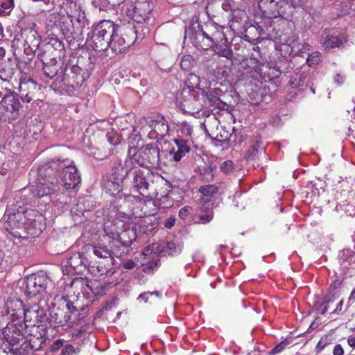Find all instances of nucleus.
I'll return each mask as SVG.
<instances>
[{
	"instance_id": "1",
	"label": "nucleus",
	"mask_w": 355,
	"mask_h": 355,
	"mask_svg": "<svg viewBox=\"0 0 355 355\" xmlns=\"http://www.w3.org/2000/svg\"><path fill=\"white\" fill-rule=\"evenodd\" d=\"M31 192L32 196L39 198L46 197L51 201L52 195L60 192V186L58 179L50 177L47 180L40 178L35 185L17 191V204L8 207L2 218L4 229L15 238L25 239L26 234L37 236L42 232L41 227L38 230L31 229L36 226V212L25 207L29 200L26 197Z\"/></svg>"
},
{
	"instance_id": "2",
	"label": "nucleus",
	"mask_w": 355,
	"mask_h": 355,
	"mask_svg": "<svg viewBox=\"0 0 355 355\" xmlns=\"http://www.w3.org/2000/svg\"><path fill=\"white\" fill-rule=\"evenodd\" d=\"M22 320L7 322L5 327L3 326L2 334L8 344L11 347L9 352L0 349V355H32L34 346L24 335V329Z\"/></svg>"
},
{
	"instance_id": "3",
	"label": "nucleus",
	"mask_w": 355,
	"mask_h": 355,
	"mask_svg": "<svg viewBox=\"0 0 355 355\" xmlns=\"http://www.w3.org/2000/svg\"><path fill=\"white\" fill-rule=\"evenodd\" d=\"M176 103L182 110L198 113L207 105L205 92L200 89L182 88L176 96Z\"/></svg>"
},
{
	"instance_id": "4",
	"label": "nucleus",
	"mask_w": 355,
	"mask_h": 355,
	"mask_svg": "<svg viewBox=\"0 0 355 355\" xmlns=\"http://www.w3.org/2000/svg\"><path fill=\"white\" fill-rule=\"evenodd\" d=\"M48 282L49 277L42 272L21 278L15 283V294H24L31 298L35 297L46 291Z\"/></svg>"
},
{
	"instance_id": "5",
	"label": "nucleus",
	"mask_w": 355,
	"mask_h": 355,
	"mask_svg": "<svg viewBox=\"0 0 355 355\" xmlns=\"http://www.w3.org/2000/svg\"><path fill=\"white\" fill-rule=\"evenodd\" d=\"M182 248V247L180 244H177L173 241L167 242L163 246L157 243L147 246L142 252L144 261L148 265L144 270L146 272L148 270H153L154 268L158 266V254L164 253V254L175 255L180 253Z\"/></svg>"
},
{
	"instance_id": "6",
	"label": "nucleus",
	"mask_w": 355,
	"mask_h": 355,
	"mask_svg": "<svg viewBox=\"0 0 355 355\" xmlns=\"http://www.w3.org/2000/svg\"><path fill=\"white\" fill-rule=\"evenodd\" d=\"M141 124L144 125L141 128L140 134L147 135L151 140L158 141L169 135L168 121L162 115L144 118L141 120Z\"/></svg>"
},
{
	"instance_id": "7",
	"label": "nucleus",
	"mask_w": 355,
	"mask_h": 355,
	"mask_svg": "<svg viewBox=\"0 0 355 355\" xmlns=\"http://www.w3.org/2000/svg\"><path fill=\"white\" fill-rule=\"evenodd\" d=\"M117 25L109 20L101 21L94 29L91 36L92 46L97 51L107 50L116 33Z\"/></svg>"
},
{
	"instance_id": "8",
	"label": "nucleus",
	"mask_w": 355,
	"mask_h": 355,
	"mask_svg": "<svg viewBox=\"0 0 355 355\" xmlns=\"http://www.w3.org/2000/svg\"><path fill=\"white\" fill-rule=\"evenodd\" d=\"M131 164L137 163L139 166L155 167L159 164V148L153 144H147L139 149L130 148L128 150Z\"/></svg>"
},
{
	"instance_id": "9",
	"label": "nucleus",
	"mask_w": 355,
	"mask_h": 355,
	"mask_svg": "<svg viewBox=\"0 0 355 355\" xmlns=\"http://www.w3.org/2000/svg\"><path fill=\"white\" fill-rule=\"evenodd\" d=\"M135 27L129 24L128 26H117L109 48L116 54L125 51L133 44L137 38Z\"/></svg>"
},
{
	"instance_id": "10",
	"label": "nucleus",
	"mask_w": 355,
	"mask_h": 355,
	"mask_svg": "<svg viewBox=\"0 0 355 355\" xmlns=\"http://www.w3.org/2000/svg\"><path fill=\"white\" fill-rule=\"evenodd\" d=\"M57 170H61L60 180H58L59 185L64 189L68 190L75 188L80 182V176L78 173L73 162L70 159H58Z\"/></svg>"
},
{
	"instance_id": "11",
	"label": "nucleus",
	"mask_w": 355,
	"mask_h": 355,
	"mask_svg": "<svg viewBox=\"0 0 355 355\" xmlns=\"http://www.w3.org/2000/svg\"><path fill=\"white\" fill-rule=\"evenodd\" d=\"M130 175L132 176V189L140 195L148 197L152 189L151 178L153 175L148 170L132 168Z\"/></svg>"
},
{
	"instance_id": "12",
	"label": "nucleus",
	"mask_w": 355,
	"mask_h": 355,
	"mask_svg": "<svg viewBox=\"0 0 355 355\" xmlns=\"http://www.w3.org/2000/svg\"><path fill=\"white\" fill-rule=\"evenodd\" d=\"M61 300H64L62 304V308L59 307L51 313V322L55 327L64 326L76 311V307L67 302L63 295L61 296Z\"/></svg>"
},
{
	"instance_id": "13",
	"label": "nucleus",
	"mask_w": 355,
	"mask_h": 355,
	"mask_svg": "<svg viewBox=\"0 0 355 355\" xmlns=\"http://www.w3.org/2000/svg\"><path fill=\"white\" fill-rule=\"evenodd\" d=\"M67 5H69V10L67 11V13L70 17V19L73 18V22L75 23L76 33H78L79 36L82 34L83 28L88 25L85 12L76 1H68Z\"/></svg>"
},
{
	"instance_id": "14",
	"label": "nucleus",
	"mask_w": 355,
	"mask_h": 355,
	"mask_svg": "<svg viewBox=\"0 0 355 355\" xmlns=\"http://www.w3.org/2000/svg\"><path fill=\"white\" fill-rule=\"evenodd\" d=\"M94 254L99 259L96 261V270L98 275H106L111 272L113 265V258L109 250L104 247H94Z\"/></svg>"
},
{
	"instance_id": "15",
	"label": "nucleus",
	"mask_w": 355,
	"mask_h": 355,
	"mask_svg": "<svg viewBox=\"0 0 355 355\" xmlns=\"http://www.w3.org/2000/svg\"><path fill=\"white\" fill-rule=\"evenodd\" d=\"M111 227L112 225H107L104 228L106 235L113 240L119 241L123 245L129 246L135 240V233L133 230L119 227L115 232H112Z\"/></svg>"
},
{
	"instance_id": "16",
	"label": "nucleus",
	"mask_w": 355,
	"mask_h": 355,
	"mask_svg": "<svg viewBox=\"0 0 355 355\" xmlns=\"http://www.w3.org/2000/svg\"><path fill=\"white\" fill-rule=\"evenodd\" d=\"M319 44L324 49L340 47L344 43L343 38L340 37L334 28H326L318 39Z\"/></svg>"
},
{
	"instance_id": "17",
	"label": "nucleus",
	"mask_w": 355,
	"mask_h": 355,
	"mask_svg": "<svg viewBox=\"0 0 355 355\" xmlns=\"http://www.w3.org/2000/svg\"><path fill=\"white\" fill-rule=\"evenodd\" d=\"M44 318V311L37 305H34L28 309H24L22 322L25 327L39 326Z\"/></svg>"
},
{
	"instance_id": "18",
	"label": "nucleus",
	"mask_w": 355,
	"mask_h": 355,
	"mask_svg": "<svg viewBox=\"0 0 355 355\" xmlns=\"http://www.w3.org/2000/svg\"><path fill=\"white\" fill-rule=\"evenodd\" d=\"M81 72L80 68L76 65L69 69H65L62 80V85L71 86L73 88L81 86L85 81V78Z\"/></svg>"
},
{
	"instance_id": "19",
	"label": "nucleus",
	"mask_w": 355,
	"mask_h": 355,
	"mask_svg": "<svg viewBox=\"0 0 355 355\" xmlns=\"http://www.w3.org/2000/svg\"><path fill=\"white\" fill-rule=\"evenodd\" d=\"M55 24L59 27L60 32L67 41L71 42L78 36L75 28V23L73 22V18L70 19L68 14L66 16H60Z\"/></svg>"
},
{
	"instance_id": "20",
	"label": "nucleus",
	"mask_w": 355,
	"mask_h": 355,
	"mask_svg": "<svg viewBox=\"0 0 355 355\" xmlns=\"http://www.w3.org/2000/svg\"><path fill=\"white\" fill-rule=\"evenodd\" d=\"M131 165V160L127 158L124 162V166H115L112 169L110 180L117 185L119 191L122 189L121 184L124 178L130 175L132 168Z\"/></svg>"
},
{
	"instance_id": "21",
	"label": "nucleus",
	"mask_w": 355,
	"mask_h": 355,
	"mask_svg": "<svg viewBox=\"0 0 355 355\" xmlns=\"http://www.w3.org/2000/svg\"><path fill=\"white\" fill-rule=\"evenodd\" d=\"M87 261L79 252L73 254L64 264L67 273H80L86 268Z\"/></svg>"
},
{
	"instance_id": "22",
	"label": "nucleus",
	"mask_w": 355,
	"mask_h": 355,
	"mask_svg": "<svg viewBox=\"0 0 355 355\" xmlns=\"http://www.w3.org/2000/svg\"><path fill=\"white\" fill-rule=\"evenodd\" d=\"M152 8L147 1L138 2L132 10H128V15L135 21L142 23L146 21Z\"/></svg>"
},
{
	"instance_id": "23",
	"label": "nucleus",
	"mask_w": 355,
	"mask_h": 355,
	"mask_svg": "<svg viewBox=\"0 0 355 355\" xmlns=\"http://www.w3.org/2000/svg\"><path fill=\"white\" fill-rule=\"evenodd\" d=\"M174 142L177 146L178 150H173L171 154L173 155V159L175 162H179L190 151V146L193 144L192 139H183V138H175Z\"/></svg>"
},
{
	"instance_id": "24",
	"label": "nucleus",
	"mask_w": 355,
	"mask_h": 355,
	"mask_svg": "<svg viewBox=\"0 0 355 355\" xmlns=\"http://www.w3.org/2000/svg\"><path fill=\"white\" fill-rule=\"evenodd\" d=\"M15 74V68L10 62H0V80L8 82Z\"/></svg>"
},
{
	"instance_id": "25",
	"label": "nucleus",
	"mask_w": 355,
	"mask_h": 355,
	"mask_svg": "<svg viewBox=\"0 0 355 355\" xmlns=\"http://www.w3.org/2000/svg\"><path fill=\"white\" fill-rule=\"evenodd\" d=\"M339 260L341 265L347 267L355 263V252L350 249H345L339 254Z\"/></svg>"
},
{
	"instance_id": "26",
	"label": "nucleus",
	"mask_w": 355,
	"mask_h": 355,
	"mask_svg": "<svg viewBox=\"0 0 355 355\" xmlns=\"http://www.w3.org/2000/svg\"><path fill=\"white\" fill-rule=\"evenodd\" d=\"M177 132V138H183V139L188 140L192 139L193 128L188 122L184 121L180 123Z\"/></svg>"
},
{
	"instance_id": "27",
	"label": "nucleus",
	"mask_w": 355,
	"mask_h": 355,
	"mask_svg": "<svg viewBox=\"0 0 355 355\" xmlns=\"http://www.w3.org/2000/svg\"><path fill=\"white\" fill-rule=\"evenodd\" d=\"M216 52L218 55L225 57L228 60L233 58V51L230 45L225 42L216 46Z\"/></svg>"
},
{
	"instance_id": "28",
	"label": "nucleus",
	"mask_w": 355,
	"mask_h": 355,
	"mask_svg": "<svg viewBox=\"0 0 355 355\" xmlns=\"http://www.w3.org/2000/svg\"><path fill=\"white\" fill-rule=\"evenodd\" d=\"M200 78L198 76L194 73H190L188 75L187 81H186V87L184 88H190V89H200Z\"/></svg>"
},
{
	"instance_id": "29",
	"label": "nucleus",
	"mask_w": 355,
	"mask_h": 355,
	"mask_svg": "<svg viewBox=\"0 0 355 355\" xmlns=\"http://www.w3.org/2000/svg\"><path fill=\"white\" fill-rule=\"evenodd\" d=\"M14 0H3L0 3V13L9 15L14 8Z\"/></svg>"
},
{
	"instance_id": "30",
	"label": "nucleus",
	"mask_w": 355,
	"mask_h": 355,
	"mask_svg": "<svg viewBox=\"0 0 355 355\" xmlns=\"http://www.w3.org/2000/svg\"><path fill=\"white\" fill-rule=\"evenodd\" d=\"M80 352V348L78 346L67 344L62 348L61 355H79Z\"/></svg>"
},
{
	"instance_id": "31",
	"label": "nucleus",
	"mask_w": 355,
	"mask_h": 355,
	"mask_svg": "<svg viewBox=\"0 0 355 355\" xmlns=\"http://www.w3.org/2000/svg\"><path fill=\"white\" fill-rule=\"evenodd\" d=\"M3 103L10 105L11 110H17L20 105L19 100L12 95L3 97Z\"/></svg>"
},
{
	"instance_id": "32",
	"label": "nucleus",
	"mask_w": 355,
	"mask_h": 355,
	"mask_svg": "<svg viewBox=\"0 0 355 355\" xmlns=\"http://www.w3.org/2000/svg\"><path fill=\"white\" fill-rule=\"evenodd\" d=\"M321 59V54L319 51H314L309 55L306 59V63L309 67H315Z\"/></svg>"
},
{
	"instance_id": "33",
	"label": "nucleus",
	"mask_w": 355,
	"mask_h": 355,
	"mask_svg": "<svg viewBox=\"0 0 355 355\" xmlns=\"http://www.w3.org/2000/svg\"><path fill=\"white\" fill-rule=\"evenodd\" d=\"M44 73L46 77L52 79L58 73V69L56 66H50L45 64L43 67Z\"/></svg>"
},
{
	"instance_id": "34",
	"label": "nucleus",
	"mask_w": 355,
	"mask_h": 355,
	"mask_svg": "<svg viewBox=\"0 0 355 355\" xmlns=\"http://www.w3.org/2000/svg\"><path fill=\"white\" fill-rule=\"evenodd\" d=\"M209 35L207 33L202 31H200L198 33H196L194 35L191 36V40L192 42L197 46L198 43H202L204 42L203 39L208 37Z\"/></svg>"
},
{
	"instance_id": "35",
	"label": "nucleus",
	"mask_w": 355,
	"mask_h": 355,
	"mask_svg": "<svg viewBox=\"0 0 355 355\" xmlns=\"http://www.w3.org/2000/svg\"><path fill=\"white\" fill-rule=\"evenodd\" d=\"M193 61L191 55H184L180 62L181 68L184 71L189 70L193 65Z\"/></svg>"
},
{
	"instance_id": "36",
	"label": "nucleus",
	"mask_w": 355,
	"mask_h": 355,
	"mask_svg": "<svg viewBox=\"0 0 355 355\" xmlns=\"http://www.w3.org/2000/svg\"><path fill=\"white\" fill-rule=\"evenodd\" d=\"M151 296H156L157 297H161V294L158 291H153V292H145L141 294H140L138 297V301H143L144 303L148 302L149 298Z\"/></svg>"
},
{
	"instance_id": "37",
	"label": "nucleus",
	"mask_w": 355,
	"mask_h": 355,
	"mask_svg": "<svg viewBox=\"0 0 355 355\" xmlns=\"http://www.w3.org/2000/svg\"><path fill=\"white\" fill-rule=\"evenodd\" d=\"M200 191L205 196H211L217 191V187L214 185H206L204 187H201Z\"/></svg>"
},
{
	"instance_id": "38",
	"label": "nucleus",
	"mask_w": 355,
	"mask_h": 355,
	"mask_svg": "<svg viewBox=\"0 0 355 355\" xmlns=\"http://www.w3.org/2000/svg\"><path fill=\"white\" fill-rule=\"evenodd\" d=\"M204 42L202 43H198L197 47L199 49H202L204 50L209 49L214 44V41L211 37H208L205 39H203Z\"/></svg>"
},
{
	"instance_id": "39",
	"label": "nucleus",
	"mask_w": 355,
	"mask_h": 355,
	"mask_svg": "<svg viewBox=\"0 0 355 355\" xmlns=\"http://www.w3.org/2000/svg\"><path fill=\"white\" fill-rule=\"evenodd\" d=\"M233 166H234L233 162L230 160H227V161L224 162L221 164L220 169L225 173H229L232 172V171L233 169Z\"/></svg>"
},
{
	"instance_id": "40",
	"label": "nucleus",
	"mask_w": 355,
	"mask_h": 355,
	"mask_svg": "<svg viewBox=\"0 0 355 355\" xmlns=\"http://www.w3.org/2000/svg\"><path fill=\"white\" fill-rule=\"evenodd\" d=\"M288 343L287 341H283L275 346V348L272 349L270 352L271 354H275L282 352L285 347L288 345Z\"/></svg>"
},
{
	"instance_id": "41",
	"label": "nucleus",
	"mask_w": 355,
	"mask_h": 355,
	"mask_svg": "<svg viewBox=\"0 0 355 355\" xmlns=\"http://www.w3.org/2000/svg\"><path fill=\"white\" fill-rule=\"evenodd\" d=\"M192 208L189 206H185L179 211V216L182 219H185L190 214Z\"/></svg>"
},
{
	"instance_id": "42",
	"label": "nucleus",
	"mask_w": 355,
	"mask_h": 355,
	"mask_svg": "<svg viewBox=\"0 0 355 355\" xmlns=\"http://www.w3.org/2000/svg\"><path fill=\"white\" fill-rule=\"evenodd\" d=\"M133 196L132 195H123V194H119L118 196V202L117 205H119L121 207L122 206L121 201H123V202H125L126 201H130L133 198Z\"/></svg>"
},
{
	"instance_id": "43",
	"label": "nucleus",
	"mask_w": 355,
	"mask_h": 355,
	"mask_svg": "<svg viewBox=\"0 0 355 355\" xmlns=\"http://www.w3.org/2000/svg\"><path fill=\"white\" fill-rule=\"evenodd\" d=\"M304 83V80H302V78H297V75H296L295 77H293L292 78V80L291 81L290 84L293 87H297L301 86Z\"/></svg>"
},
{
	"instance_id": "44",
	"label": "nucleus",
	"mask_w": 355,
	"mask_h": 355,
	"mask_svg": "<svg viewBox=\"0 0 355 355\" xmlns=\"http://www.w3.org/2000/svg\"><path fill=\"white\" fill-rule=\"evenodd\" d=\"M4 252L0 250V270H3L8 266V260L4 259Z\"/></svg>"
},
{
	"instance_id": "45",
	"label": "nucleus",
	"mask_w": 355,
	"mask_h": 355,
	"mask_svg": "<svg viewBox=\"0 0 355 355\" xmlns=\"http://www.w3.org/2000/svg\"><path fill=\"white\" fill-rule=\"evenodd\" d=\"M107 225H109L110 226L112 225L111 230L112 232H115L116 229H117L119 227H123V225L122 224V222L120 220H115L114 223H106L105 224V226ZM105 227H104L105 228Z\"/></svg>"
},
{
	"instance_id": "46",
	"label": "nucleus",
	"mask_w": 355,
	"mask_h": 355,
	"mask_svg": "<svg viewBox=\"0 0 355 355\" xmlns=\"http://www.w3.org/2000/svg\"><path fill=\"white\" fill-rule=\"evenodd\" d=\"M63 341L61 339L56 340L53 343V344L51 346V349L52 351H55L58 349L60 347H63Z\"/></svg>"
},
{
	"instance_id": "47",
	"label": "nucleus",
	"mask_w": 355,
	"mask_h": 355,
	"mask_svg": "<svg viewBox=\"0 0 355 355\" xmlns=\"http://www.w3.org/2000/svg\"><path fill=\"white\" fill-rule=\"evenodd\" d=\"M311 49V46L308 43H304L301 44V47L299 48V53L300 55H302L303 53H305L308 51H309Z\"/></svg>"
},
{
	"instance_id": "48",
	"label": "nucleus",
	"mask_w": 355,
	"mask_h": 355,
	"mask_svg": "<svg viewBox=\"0 0 355 355\" xmlns=\"http://www.w3.org/2000/svg\"><path fill=\"white\" fill-rule=\"evenodd\" d=\"M345 79V76L338 73L335 76L334 81L337 86H340L344 83Z\"/></svg>"
},
{
	"instance_id": "49",
	"label": "nucleus",
	"mask_w": 355,
	"mask_h": 355,
	"mask_svg": "<svg viewBox=\"0 0 355 355\" xmlns=\"http://www.w3.org/2000/svg\"><path fill=\"white\" fill-rule=\"evenodd\" d=\"M213 218V215L211 213H208L206 214L201 215L200 216V220L202 221V223H207L211 221V220Z\"/></svg>"
},
{
	"instance_id": "50",
	"label": "nucleus",
	"mask_w": 355,
	"mask_h": 355,
	"mask_svg": "<svg viewBox=\"0 0 355 355\" xmlns=\"http://www.w3.org/2000/svg\"><path fill=\"white\" fill-rule=\"evenodd\" d=\"M328 344L327 338H321L317 345V349L318 351H322Z\"/></svg>"
},
{
	"instance_id": "51",
	"label": "nucleus",
	"mask_w": 355,
	"mask_h": 355,
	"mask_svg": "<svg viewBox=\"0 0 355 355\" xmlns=\"http://www.w3.org/2000/svg\"><path fill=\"white\" fill-rule=\"evenodd\" d=\"M344 350L342 347V346L340 344H337L335 345L334 350H333V354L334 355H343Z\"/></svg>"
},
{
	"instance_id": "52",
	"label": "nucleus",
	"mask_w": 355,
	"mask_h": 355,
	"mask_svg": "<svg viewBox=\"0 0 355 355\" xmlns=\"http://www.w3.org/2000/svg\"><path fill=\"white\" fill-rule=\"evenodd\" d=\"M123 266L125 269L130 270L135 268V263L133 261L129 259L123 262Z\"/></svg>"
},
{
	"instance_id": "53",
	"label": "nucleus",
	"mask_w": 355,
	"mask_h": 355,
	"mask_svg": "<svg viewBox=\"0 0 355 355\" xmlns=\"http://www.w3.org/2000/svg\"><path fill=\"white\" fill-rule=\"evenodd\" d=\"M306 2V0H291V3L294 7H300L303 6Z\"/></svg>"
},
{
	"instance_id": "54",
	"label": "nucleus",
	"mask_w": 355,
	"mask_h": 355,
	"mask_svg": "<svg viewBox=\"0 0 355 355\" xmlns=\"http://www.w3.org/2000/svg\"><path fill=\"white\" fill-rule=\"evenodd\" d=\"M175 224V219L170 218L167 219L164 223V225L166 228H171Z\"/></svg>"
},
{
	"instance_id": "55",
	"label": "nucleus",
	"mask_w": 355,
	"mask_h": 355,
	"mask_svg": "<svg viewBox=\"0 0 355 355\" xmlns=\"http://www.w3.org/2000/svg\"><path fill=\"white\" fill-rule=\"evenodd\" d=\"M343 300H340L338 304H337V306L336 307V309L334 310V313H338L339 312L341 311L342 310V308H343Z\"/></svg>"
},
{
	"instance_id": "56",
	"label": "nucleus",
	"mask_w": 355,
	"mask_h": 355,
	"mask_svg": "<svg viewBox=\"0 0 355 355\" xmlns=\"http://www.w3.org/2000/svg\"><path fill=\"white\" fill-rule=\"evenodd\" d=\"M223 9L225 11H229L231 10V6L229 1H226L222 4Z\"/></svg>"
},
{
	"instance_id": "57",
	"label": "nucleus",
	"mask_w": 355,
	"mask_h": 355,
	"mask_svg": "<svg viewBox=\"0 0 355 355\" xmlns=\"http://www.w3.org/2000/svg\"><path fill=\"white\" fill-rule=\"evenodd\" d=\"M347 343L350 347H355V336H349L347 339Z\"/></svg>"
},
{
	"instance_id": "58",
	"label": "nucleus",
	"mask_w": 355,
	"mask_h": 355,
	"mask_svg": "<svg viewBox=\"0 0 355 355\" xmlns=\"http://www.w3.org/2000/svg\"><path fill=\"white\" fill-rule=\"evenodd\" d=\"M51 42H52V45H54V46H57L58 48H60V49L63 48L62 43L60 41H58L57 40H52Z\"/></svg>"
},
{
	"instance_id": "59",
	"label": "nucleus",
	"mask_w": 355,
	"mask_h": 355,
	"mask_svg": "<svg viewBox=\"0 0 355 355\" xmlns=\"http://www.w3.org/2000/svg\"><path fill=\"white\" fill-rule=\"evenodd\" d=\"M86 315H87L86 312L84 311V309H83L82 312L79 313L78 314V321L82 320Z\"/></svg>"
},
{
	"instance_id": "60",
	"label": "nucleus",
	"mask_w": 355,
	"mask_h": 355,
	"mask_svg": "<svg viewBox=\"0 0 355 355\" xmlns=\"http://www.w3.org/2000/svg\"><path fill=\"white\" fill-rule=\"evenodd\" d=\"M87 330H89V324H87V325L85 327H81L79 330V333L83 332V331H85Z\"/></svg>"
},
{
	"instance_id": "61",
	"label": "nucleus",
	"mask_w": 355,
	"mask_h": 355,
	"mask_svg": "<svg viewBox=\"0 0 355 355\" xmlns=\"http://www.w3.org/2000/svg\"><path fill=\"white\" fill-rule=\"evenodd\" d=\"M191 34H192V30L189 28L185 30V37H189Z\"/></svg>"
},
{
	"instance_id": "62",
	"label": "nucleus",
	"mask_w": 355,
	"mask_h": 355,
	"mask_svg": "<svg viewBox=\"0 0 355 355\" xmlns=\"http://www.w3.org/2000/svg\"><path fill=\"white\" fill-rule=\"evenodd\" d=\"M352 299H355V288L352 291L350 297H349V300H351Z\"/></svg>"
},
{
	"instance_id": "63",
	"label": "nucleus",
	"mask_w": 355,
	"mask_h": 355,
	"mask_svg": "<svg viewBox=\"0 0 355 355\" xmlns=\"http://www.w3.org/2000/svg\"><path fill=\"white\" fill-rule=\"evenodd\" d=\"M6 53V51L3 48L0 47V56H3Z\"/></svg>"
},
{
	"instance_id": "64",
	"label": "nucleus",
	"mask_w": 355,
	"mask_h": 355,
	"mask_svg": "<svg viewBox=\"0 0 355 355\" xmlns=\"http://www.w3.org/2000/svg\"><path fill=\"white\" fill-rule=\"evenodd\" d=\"M256 151H257V149L254 147L252 148V152L250 153V155H248V158H250L251 155H254Z\"/></svg>"
}]
</instances>
